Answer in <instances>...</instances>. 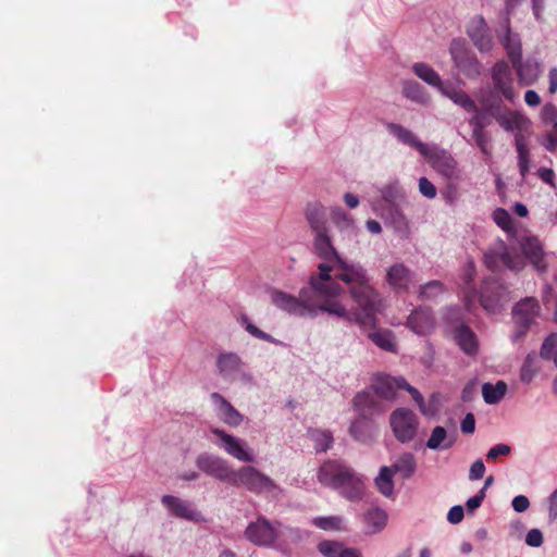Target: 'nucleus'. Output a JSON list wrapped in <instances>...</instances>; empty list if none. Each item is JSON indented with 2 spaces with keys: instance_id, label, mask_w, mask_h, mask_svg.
Listing matches in <instances>:
<instances>
[{
  "instance_id": "3c124183",
  "label": "nucleus",
  "mask_w": 557,
  "mask_h": 557,
  "mask_svg": "<svg viewBox=\"0 0 557 557\" xmlns=\"http://www.w3.org/2000/svg\"><path fill=\"white\" fill-rule=\"evenodd\" d=\"M541 119L543 123L554 126L557 123V108L555 104L548 102L544 104L541 111Z\"/></svg>"
},
{
  "instance_id": "ea45409f",
  "label": "nucleus",
  "mask_w": 557,
  "mask_h": 557,
  "mask_svg": "<svg viewBox=\"0 0 557 557\" xmlns=\"http://www.w3.org/2000/svg\"><path fill=\"white\" fill-rule=\"evenodd\" d=\"M507 392V384L498 381L496 384L484 383L482 385V396L486 404L494 405L500 401Z\"/></svg>"
},
{
  "instance_id": "c03bdc74",
  "label": "nucleus",
  "mask_w": 557,
  "mask_h": 557,
  "mask_svg": "<svg viewBox=\"0 0 557 557\" xmlns=\"http://www.w3.org/2000/svg\"><path fill=\"white\" fill-rule=\"evenodd\" d=\"M331 219L341 231H354L355 228L354 219L341 207H335L331 210Z\"/></svg>"
},
{
  "instance_id": "423d86ee",
  "label": "nucleus",
  "mask_w": 557,
  "mask_h": 557,
  "mask_svg": "<svg viewBox=\"0 0 557 557\" xmlns=\"http://www.w3.org/2000/svg\"><path fill=\"white\" fill-rule=\"evenodd\" d=\"M484 263L492 271L505 267L510 271L519 272L525 268V260L518 253L511 252L506 243L499 238L485 250Z\"/></svg>"
},
{
  "instance_id": "0e129e2a",
  "label": "nucleus",
  "mask_w": 557,
  "mask_h": 557,
  "mask_svg": "<svg viewBox=\"0 0 557 557\" xmlns=\"http://www.w3.org/2000/svg\"><path fill=\"white\" fill-rule=\"evenodd\" d=\"M460 429L466 434H472L475 430V419L473 413L469 412L462 419Z\"/></svg>"
},
{
  "instance_id": "cd10ccee",
  "label": "nucleus",
  "mask_w": 557,
  "mask_h": 557,
  "mask_svg": "<svg viewBox=\"0 0 557 557\" xmlns=\"http://www.w3.org/2000/svg\"><path fill=\"white\" fill-rule=\"evenodd\" d=\"M440 92L449 98L455 104L461 107L467 112H478L479 108L474 100H472L467 92L461 89L455 88L451 85L443 84Z\"/></svg>"
},
{
  "instance_id": "c756f323",
  "label": "nucleus",
  "mask_w": 557,
  "mask_h": 557,
  "mask_svg": "<svg viewBox=\"0 0 557 557\" xmlns=\"http://www.w3.org/2000/svg\"><path fill=\"white\" fill-rule=\"evenodd\" d=\"M518 75L519 83L524 86L534 84L541 73L540 65L534 61L521 62V59L517 62V65H512Z\"/></svg>"
},
{
  "instance_id": "2f4dec72",
  "label": "nucleus",
  "mask_w": 557,
  "mask_h": 557,
  "mask_svg": "<svg viewBox=\"0 0 557 557\" xmlns=\"http://www.w3.org/2000/svg\"><path fill=\"white\" fill-rule=\"evenodd\" d=\"M515 146L518 153V168L522 178H525L530 171V150L527 138L521 133L515 135Z\"/></svg>"
},
{
  "instance_id": "58836bf2",
  "label": "nucleus",
  "mask_w": 557,
  "mask_h": 557,
  "mask_svg": "<svg viewBox=\"0 0 557 557\" xmlns=\"http://www.w3.org/2000/svg\"><path fill=\"white\" fill-rule=\"evenodd\" d=\"M393 469L383 466L380 469L377 476L374 479L377 491L385 497H391L394 494Z\"/></svg>"
},
{
  "instance_id": "a19ab883",
  "label": "nucleus",
  "mask_w": 557,
  "mask_h": 557,
  "mask_svg": "<svg viewBox=\"0 0 557 557\" xmlns=\"http://www.w3.org/2000/svg\"><path fill=\"white\" fill-rule=\"evenodd\" d=\"M369 339L385 351H396L394 335L389 330H376L368 334Z\"/></svg>"
},
{
  "instance_id": "de8ad7c7",
  "label": "nucleus",
  "mask_w": 557,
  "mask_h": 557,
  "mask_svg": "<svg viewBox=\"0 0 557 557\" xmlns=\"http://www.w3.org/2000/svg\"><path fill=\"white\" fill-rule=\"evenodd\" d=\"M536 356L534 352L529 354L521 367L520 370V380L521 382L529 384L535 376L537 372V368L535 366Z\"/></svg>"
},
{
  "instance_id": "2eb2a0df",
  "label": "nucleus",
  "mask_w": 557,
  "mask_h": 557,
  "mask_svg": "<svg viewBox=\"0 0 557 557\" xmlns=\"http://www.w3.org/2000/svg\"><path fill=\"white\" fill-rule=\"evenodd\" d=\"M483 110L495 119L498 125L506 132L517 131V133H521L529 124V120L523 114L510 111L505 106L491 102L488 108Z\"/></svg>"
},
{
  "instance_id": "4468645a",
  "label": "nucleus",
  "mask_w": 557,
  "mask_h": 557,
  "mask_svg": "<svg viewBox=\"0 0 557 557\" xmlns=\"http://www.w3.org/2000/svg\"><path fill=\"white\" fill-rule=\"evenodd\" d=\"M479 301L484 310L494 313L508 301V290L497 280H485L479 294Z\"/></svg>"
},
{
  "instance_id": "473e14b6",
  "label": "nucleus",
  "mask_w": 557,
  "mask_h": 557,
  "mask_svg": "<svg viewBox=\"0 0 557 557\" xmlns=\"http://www.w3.org/2000/svg\"><path fill=\"white\" fill-rule=\"evenodd\" d=\"M404 96L418 104L426 106L430 102V95L425 88L416 81H405L403 83Z\"/></svg>"
},
{
  "instance_id": "4c0bfd02",
  "label": "nucleus",
  "mask_w": 557,
  "mask_h": 557,
  "mask_svg": "<svg viewBox=\"0 0 557 557\" xmlns=\"http://www.w3.org/2000/svg\"><path fill=\"white\" fill-rule=\"evenodd\" d=\"M391 468L394 473H399L403 479H409L417 469L414 456L411 453H404L396 459Z\"/></svg>"
},
{
  "instance_id": "9b49d317",
  "label": "nucleus",
  "mask_w": 557,
  "mask_h": 557,
  "mask_svg": "<svg viewBox=\"0 0 557 557\" xmlns=\"http://www.w3.org/2000/svg\"><path fill=\"white\" fill-rule=\"evenodd\" d=\"M422 156L426 162L443 177L455 180L459 177V170L455 158L437 145H428Z\"/></svg>"
},
{
  "instance_id": "774afa93",
  "label": "nucleus",
  "mask_w": 557,
  "mask_h": 557,
  "mask_svg": "<svg viewBox=\"0 0 557 557\" xmlns=\"http://www.w3.org/2000/svg\"><path fill=\"white\" fill-rule=\"evenodd\" d=\"M485 493L484 491H479V493L476 495H474L473 497H470L468 500H467V508L469 510H474L476 508H479L483 502V499L485 498Z\"/></svg>"
},
{
  "instance_id": "6ab92c4d",
  "label": "nucleus",
  "mask_w": 557,
  "mask_h": 557,
  "mask_svg": "<svg viewBox=\"0 0 557 557\" xmlns=\"http://www.w3.org/2000/svg\"><path fill=\"white\" fill-rule=\"evenodd\" d=\"M519 246L524 258L539 273H545L547 271L546 253L539 237L525 235L519 240Z\"/></svg>"
},
{
  "instance_id": "aec40b11",
  "label": "nucleus",
  "mask_w": 557,
  "mask_h": 557,
  "mask_svg": "<svg viewBox=\"0 0 557 557\" xmlns=\"http://www.w3.org/2000/svg\"><path fill=\"white\" fill-rule=\"evenodd\" d=\"M385 281L395 293H408L416 282V273L401 262L386 270Z\"/></svg>"
},
{
  "instance_id": "1a4fd4ad",
  "label": "nucleus",
  "mask_w": 557,
  "mask_h": 557,
  "mask_svg": "<svg viewBox=\"0 0 557 557\" xmlns=\"http://www.w3.org/2000/svg\"><path fill=\"white\" fill-rule=\"evenodd\" d=\"M280 522H271L263 516L250 522L245 529L244 535L251 544L260 547H272L278 539Z\"/></svg>"
},
{
  "instance_id": "338daca9",
  "label": "nucleus",
  "mask_w": 557,
  "mask_h": 557,
  "mask_svg": "<svg viewBox=\"0 0 557 557\" xmlns=\"http://www.w3.org/2000/svg\"><path fill=\"white\" fill-rule=\"evenodd\" d=\"M524 531V524L520 520H516L509 525V536L516 540H520Z\"/></svg>"
},
{
  "instance_id": "a18cd8bd",
  "label": "nucleus",
  "mask_w": 557,
  "mask_h": 557,
  "mask_svg": "<svg viewBox=\"0 0 557 557\" xmlns=\"http://www.w3.org/2000/svg\"><path fill=\"white\" fill-rule=\"evenodd\" d=\"M312 524L325 531L343 530V518L339 516L317 517L312 520Z\"/></svg>"
},
{
  "instance_id": "7ed1b4c3",
  "label": "nucleus",
  "mask_w": 557,
  "mask_h": 557,
  "mask_svg": "<svg viewBox=\"0 0 557 557\" xmlns=\"http://www.w3.org/2000/svg\"><path fill=\"white\" fill-rule=\"evenodd\" d=\"M318 482L337 491L344 498L358 502L363 498L366 485L359 475L343 460H326L318 469Z\"/></svg>"
},
{
  "instance_id": "680f3d73",
  "label": "nucleus",
  "mask_w": 557,
  "mask_h": 557,
  "mask_svg": "<svg viewBox=\"0 0 557 557\" xmlns=\"http://www.w3.org/2000/svg\"><path fill=\"white\" fill-rule=\"evenodd\" d=\"M463 516H465V510H463V507L460 506V505H456V506H453L448 513H447V520L451 523V524H458L459 522L462 521L463 519Z\"/></svg>"
},
{
  "instance_id": "79ce46f5",
  "label": "nucleus",
  "mask_w": 557,
  "mask_h": 557,
  "mask_svg": "<svg viewBox=\"0 0 557 557\" xmlns=\"http://www.w3.org/2000/svg\"><path fill=\"white\" fill-rule=\"evenodd\" d=\"M445 292L444 284L441 281H430L419 286L418 296L421 300H434Z\"/></svg>"
},
{
  "instance_id": "e433bc0d",
  "label": "nucleus",
  "mask_w": 557,
  "mask_h": 557,
  "mask_svg": "<svg viewBox=\"0 0 557 557\" xmlns=\"http://www.w3.org/2000/svg\"><path fill=\"white\" fill-rule=\"evenodd\" d=\"M500 41L505 47L512 65H517V62L521 59V41L519 36L517 34H512L511 30L507 28L505 35L500 38Z\"/></svg>"
},
{
  "instance_id": "f3484780",
  "label": "nucleus",
  "mask_w": 557,
  "mask_h": 557,
  "mask_svg": "<svg viewBox=\"0 0 557 557\" xmlns=\"http://www.w3.org/2000/svg\"><path fill=\"white\" fill-rule=\"evenodd\" d=\"M219 373L226 380H240L247 383L252 381V375L244 371V362L234 352L220 354L216 360Z\"/></svg>"
},
{
  "instance_id": "f03ea898",
  "label": "nucleus",
  "mask_w": 557,
  "mask_h": 557,
  "mask_svg": "<svg viewBox=\"0 0 557 557\" xmlns=\"http://www.w3.org/2000/svg\"><path fill=\"white\" fill-rule=\"evenodd\" d=\"M344 293L342 285H330L311 275L309 285L302 287L298 296L275 288L271 289L269 295L272 305L290 315L314 318L319 312H326L362 327L373 325L374 319L366 317V313L356 307L347 308L338 300Z\"/></svg>"
},
{
  "instance_id": "9d476101",
  "label": "nucleus",
  "mask_w": 557,
  "mask_h": 557,
  "mask_svg": "<svg viewBox=\"0 0 557 557\" xmlns=\"http://www.w3.org/2000/svg\"><path fill=\"white\" fill-rule=\"evenodd\" d=\"M211 432L218 438L216 445L227 455L242 462H255L256 455L244 438L228 434L218 428L212 429Z\"/></svg>"
},
{
  "instance_id": "4be33fe9",
  "label": "nucleus",
  "mask_w": 557,
  "mask_h": 557,
  "mask_svg": "<svg viewBox=\"0 0 557 557\" xmlns=\"http://www.w3.org/2000/svg\"><path fill=\"white\" fill-rule=\"evenodd\" d=\"M348 433L356 442L370 445L376 440L377 425L374 421L357 414V417L350 422Z\"/></svg>"
},
{
  "instance_id": "f704fd0d",
  "label": "nucleus",
  "mask_w": 557,
  "mask_h": 557,
  "mask_svg": "<svg viewBox=\"0 0 557 557\" xmlns=\"http://www.w3.org/2000/svg\"><path fill=\"white\" fill-rule=\"evenodd\" d=\"M308 436L313 443L317 453H325L332 448L334 438L330 430L309 429Z\"/></svg>"
},
{
  "instance_id": "dca6fc26",
  "label": "nucleus",
  "mask_w": 557,
  "mask_h": 557,
  "mask_svg": "<svg viewBox=\"0 0 557 557\" xmlns=\"http://www.w3.org/2000/svg\"><path fill=\"white\" fill-rule=\"evenodd\" d=\"M449 52L455 65L468 77H475L481 73V65L476 58L467 49L461 39H454Z\"/></svg>"
},
{
  "instance_id": "13d9d810",
  "label": "nucleus",
  "mask_w": 557,
  "mask_h": 557,
  "mask_svg": "<svg viewBox=\"0 0 557 557\" xmlns=\"http://www.w3.org/2000/svg\"><path fill=\"white\" fill-rule=\"evenodd\" d=\"M485 473V466L481 459L475 460L469 470V479L471 481H476L483 478Z\"/></svg>"
},
{
  "instance_id": "412c9836",
  "label": "nucleus",
  "mask_w": 557,
  "mask_h": 557,
  "mask_svg": "<svg viewBox=\"0 0 557 557\" xmlns=\"http://www.w3.org/2000/svg\"><path fill=\"white\" fill-rule=\"evenodd\" d=\"M467 34L481 52H487L492 49L493 40L490 28L482 16L471 18L467 26Z\"/></svg>"
},
{
  "instance_id": "6e6d98bb",
  "label": "nucleus",
  "mask_w": 557,
  "mask_h": 557,
  "mask_svg": "<svg viewBox=\"0 0 557 557\" xmlns=\"http://www.w3.org/2000/svg\"><path fill=\"white\" fill-rule=\"evenodd\" d=\"M543 541V533L539 529H532L527 533L525 543L531 547H540Z\"/></svg>"
},
{
  "instance_id": "72a5a7b5",
  "label": "nucleus",
  "mask_w": 557,
  "mask_h": 557,
  "mask_svg": "<svg viewBox=\"0 0 557 557\" xmlns=\"http://www.w3.org/2000/svg\"><path fill=\"white\" fill-rule=\"evenodd\" d=\"M412 72L428 85L437 88L438 90L443 86L441 76L435 72L429 64L423 62L413 63Z\"/></svg>"
},
{
  "instance_id": "f257e3e1",
  "label": "nucleus",
  "mask_w": 557,
  "mask_h": 557,
  "mask_svg": "<svg viewBox=\"0 0 557 557\" xmlns=\"http://www.w3.org/2000/svg\"><path fill=\"white\" fill-rule=\"evenodd\" d=\"M314 252L323 260L318 264L319 274H314L318 281L339 285L343 282L355 304V307L376 320V314L383 308V298L380 292L371 284L368 271L359 263L348 262L342 259L334 248L330 231L314 234Z\"/></svg>"
},
{
  "instance_id": "f8f14e48",
  "label": "nucleus",
  "mask_w": 557,
  "mask_h": 557,
  "mask_svg": "<svg viewBox=\"0 0 557 557\" xmlns=\"http://www.w3.org/2000/svg\"><path fill=\"white\" fill-rule=\"evenodd\" d=\"M196 466L208 475H211L222 482L232 483L235 469L230 462L216 455L202 453L196 459Z\"/></svg>"
},
{
  "instance_id": "864d4df0",
  "label": "nucleus",
  "mask_w": 557,
  "mask_h": 557,
  "mask_svg": "<svg viewBox=\"0 0 557 557\" xmlns=\"http://www.w3.org/2000/svg\"><path fill=\"white\" fill-rule=\"evenodd\" d=\"M341 545L337 542L334 541H322L318 544V550L324 555L333 557L335 556L339 549Z\"/></svg>"
},
{
  "instance_id": "b1692460",
  "label": "nucleus",
  "mask_w": 557,
  "mask_h": 557,
  "mask_svg": "<svg viewBox=\"0 0 557 557\" xmlns=\"http://www.w3.org/2000/svg\"><path fill=\"white\" fill-rule=\"evenodd\" d=\"M161 502L164 507H166L177 518L189 521L202 520L201 513L197 511L188 500H184L173 495H164Z\"/></svg>"
},
{
  "instance_id": "a878e982",
  "label": "nucleus",
  "mask_w": 557,
  "mask_h": 557,
  "mask_svg": "<svg viewBox=\"0 0 557 557\" xmlns=\"http://www.w3.org/2000/svg\"><path fill=\"white\" fill-rule=\"evenodd\" d=\"M387 132L394 136L399 143L409 146L416 150H418L421 154L426 149L429 144L422 143L416 134H413L409 128L397 124V123H386Z\"/></svg>"
},
{
  "instance_id": "4d7b16f0",
  "label": "nucleus",
  "mask_w": 557,
  "mask_h": 557,
  "mask_svg": "<svg viewBox=\"0 0 557 557\" xmlns=\"http://www.w3.org/2000/svg\"><path fill=\"white\" fill-rule=\"evenodd\" d=\"M543 146L550 152L557 150V123H555L553 129L545 135Z\"/></svg>"
},
{
  "instance_id": "20e7f679",
  "label": "nucleus",
  "mask_w": 557,
  "mask_h": 557,
  "mask_svg": "<svg viewBox=\"0 0 557 557\" xmlns=\"http://www.w3.org/2000/svg\"><path fill=\"white\" fill-rule=\"evenodd\" d=\"M518 97L510 66L504 61L495 63L491 71L487 91L480 99L482 109L488 108L491 102L504 106V100L513 104Z\"/></svg>"
},
{
  "instance_id": "09e8293b",
  "label": "nucleus",
  "mask_w": 557,
  "mask_h": 557,
  "mask_svg": "<svg viewBox=\"0 0 557 557\" xmlns=\"http://www.w3.org/2000/svg\"><path fill=\"white\" fill-rule=\"evenodd\" d=\"M400 388L406 389L413 398L414 403L419 407L423 414L431 413V410L426 407L425 401L421 393L413 386H411L405 379L400 380Z\"/></svg>"
},
{
  "instance_id": "0eeeda50",
  "label": "nucleus",
  "mask_w": 557,
  "mask_h": 557,
  "mask_svg": "<svg viewBox=\"0 0 557 557\" xmlns=\"http://www.w3.org/2000/svg\"><path fill=\"white\" fill-rule=\"evenodd\" d=\"M541 312L539 300L534 297H525L512 308L515 331L511 334L512 342L520 341L529 331L531 324Z\"/></svg>"
},
{
  "instance_id": "c9c22d12",
  "label": "nucleus",
  "mask_w": 557,
  "mask_h": 557,
  "mask_svg": "<svg viewBox=\"0 0 557 557\" xmlns=\"http://www.w3.org/2000/svg\"><path fill=\"white\" fill-rule=\"evenodd\" d=\"M363 521L370 533H379L387 523V513L381 508H371L364 513Z\"/></svg>"
},
{
  "instance_id": "c85d7f7f",
  "label": "nucleus",
  "mask_w": 557,
  "mask_h": 557,
  "mask_svg": "<svg viewBox=\"0 0 557 557\" xmlns=\"http://www.w3.org/2000/svg\"><path fill=\"white\" fill-rule=\"evenodd\" d=\"M454 337L457 345L465 354L473 356L478 352V339L469 326H458L455 331Z\"/></svg>"
},
{
  "instance_id": "ddd939ff",
  "label": "nucleus",
  "mask_w": 557,
  "mask_h": 557,
  "mask_svg": "<svg viewBox=\"0 0 557 557\" xmlns=\"http://www.w3.org/2000/svg\"><path fill=\"white\" fill-rule=\"evenodd\" d=\"M352 408L356 413L362 418L372 420L383 416L388 406L386 403L377 398V395L371 391H362L357 393L352 398Z\"/></svg>"
},
{
  "instance_id": "7c9ffc66",
  "label": "nucleus",
  "mask_w": 557,
  "mask_h": 557,
  "mask_svg": "<svg viewBox=\"0 0 557 557\" xmlns=\"http://www.w3.org/2000/svg\"><path fill=\"white\" fill-rule=\"evenodd\" d=\"M456 442V434L449 435L445 428L435 426L426 441V447L432 450L447 449Z\"/></svg>"
},
{
  "instance_id": "bf43d9fd",
  "label": "nucleus",
  "mask_w": 557,
  "mask_h": 557,
  "mask_svg": "<svg viewBox=\"0 0 557 557\" xmlns=\"http://www.w3.org/2000/svg\"><path fill=\"white\" fill-rule=\"evenodd\" d=\"M511 451V447L507 444H497L487 451V459H496L499 456H507Z\"/></svg>"
},
{
  "instance_id": "393cba45",
  "label": "nucleus",
  "mask_w": 557,
  "mask_h": 557,
  "mask_svg": "<svg viewBox=\"0 0 557 557\" xmlns=\"http://www.w3.org/2000/svg\"><path fill=\"white\" fill-rule=\"evenodd\" d=\"M400 380H404V377L379 376L369 391L377 395V398L384 403L392 401L396 397V391L401 389Z\"/></svg>"
},
{
  "instance_id": "39448f33",
  "label": "nucleus",
  "mask_w": 557,
  "mask_h": 557,
  "mask_svg": "<svg viewBox=\"0 0 557 557\" xmlns=\"http://www.w3.org/2000/svg\"><path fill=\"white\" fill-rule=\"evenodd\" d=\"M231 485L242 486L256 495L265 494L273 498H278L282 494V488L272 478L252 466H244L235 470Z\"/></svg>"
},
{
  "instance_id": "8fccbe9b",
  "label": "nucleus",
  "mask_w": 557,
  "mask_h": 557,
  "mask_svg": "<svg viewBox=\"0 0 557 557\" xmlns=\"http://www.w3.org/2000/svg\"><path fill=\"white\" fill-rule=\"evenodd\" d=\"M493 220L504 231H509L512 227L511 215L503 208H497L493 212Z\"/></svg>"
},
{
  "instance_id": "603ef678",
  "label": "nucleus",
  "mask_w": 557,
  "mask_h": 557,
  "mask_svg": "<svg viewBox=\"0 0 557 557\" xmlns=\"http://www.w3.org/2000/svg\"><path fill=\"white\" fill-rule=\"evenodd\" d=\"M419 191L428 199L435 198L437 194L435 185L426 177L419 178Z\"/></svg>"
},
{
  "instance_id": "6e6552de",
  "label": "nucleus",
  "mask_w": 557,
  "mask_h": 557,
  "mask_svg": "<svg viewBox=\"0 0 557 557\" xmlns=\"http://www.w3.org/2000/svg\"><path fill=\"white\" fill-rule=\"evenodd\" d=\"M389 426L399 443H410L417 436L419 419L412 410L397 408L389 416Z\"/></svg>"
},
{
  "instance_id": "052dcab7",
  "label": "nucleus",
  "mask_w": 557,
  "mask_h": 557,
  "mask_svg": "<svg viewBox=\"0 0 557 557\" xmlns=\"http://www.w3.org/2000/svg\"><path fill=\"white\" fill-rule=\"evenodd\" d=\"M472 137L475 140V144L480 148V150L484 154H488V136L484 131L482 132H472Z\"/></svg>"
},
{
  "instance_id": "5701e85b",
  "label": "nucleus",
  "mask_w": 557,
  "mask_h": 557,
  "mask_svg": "<svg viewBox=\"0 0 557 557\" xmlns=\"http://www.w3.org/2000/svg\"><path fill=\"white\" fill-rule=\"evenodd\" d=\"M211 400L213 403L216 416L222 422L233 428L239 426L242 424L244 417L221 394L212 393Z\"/></svg>"
},
{
  "instance_id": "37998d69",
  "label": "nucleus",
  "mask_w": 557,
  "mask_h": 557,
  "mask_svg": "<svg viewBox=\"0 0 557 557\" xmlns=\"http://www.w3.org/2000/svg\"><path fill=\"white\" fill-rule=\"evenodd\" d=\"M382 198L395 206L405 198V193L397 181L391 182L381 189Z\"/></svg>"
},
{
  "instance_id": "5fc2aeb1",
  "label": "nucleus",
  "mask_w": 557,
  "mask_h": 557,
  "mask_svg": "<svg viewBox=\"0 0 557 557\" xmlns=\"http://www.w3.org/2000/svg\"><path fill=\"white\" fill-rule=\"evenodd\" d=\"M246 331L259 339H262V341H265L269 343H274V344L277 343V341L273 336L263 332L262 330L258 329L256 325H253L251 323H247Z\"/></svg>"
},
{
  "instance_id": "a211bd4d",
  "label": "nucleus",
  "mask_w": 557,
  "mask_h": 557,
  "mask_svg": "<svg viewBox=\"0 0 557 557\" xmlns=\"http://www.w3.org/2000/svg\"><path fill=\"white\" fill-rule=\"evenodd\" d=\"M406 326L419 336H429L436 329V320L431 308L419 306L407 318Z\"/></svg>"
},
{
  "instance_id": "69168bd1",
  "label": "nucleus",
  "mask_w": 557,
  "mask_h": 557,
  "mask_svg": "<svg viewBox=\"0 0 557 557\" xmlns=\"http://www.w3.org/2000/svg\"><path fill=\"white\" fill-rule=\"evenodd\" d=\"M548 517L550 522L557 519V488L548 497Z\"/></svg>"
},
{
  "instance_id": "e2e57ef3",
  "label": "nucleus",
  "mask_w": 557,
  "mask_h": 557,
  "mask_svg": "<svg viewBox=\"0 0 557 557\" xmlns=\"http://www.w3.org/2000/svg\"><path fill=\"white\" fill-rule=\"evenodd\" d=\"M511 506L516 512H524L530 507V500L524 495H518L513 497Z\"/></svg>"
},
{
  "instance_id": "bb28decb",
  "label": "nucleus",
  "mask_w": 557,
  "mask_h": 557,
  "mask_svg": "<svg viewBox=\"0 0 557 557\" xmlns=\"http://www.w3.org/2000/svg\"><path fill=\"white\" fill-rule=\"evenodd\" d=\"M305 215L314 234L329 231L326 212L323 205L319 202L309 203L306 208Z\"/></svg>"
},
{
  "instance_id": "49530a36",
  "label": "nucleus",
  "mask_w": 557,
  "mask_h": 557,
  "mask_svg": "<svg viewBox=\"0 0 557 557\" xmlns=\"http://www.w3.org/2000/svg\"><path fill=\"white\" fill-rule=\"evenodd\" d=\"M540 356L545 360H553L554 363L556 364L557 333H552L545 338L540 350Z\"/></svg>"
}]
</instances>
